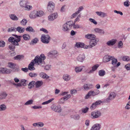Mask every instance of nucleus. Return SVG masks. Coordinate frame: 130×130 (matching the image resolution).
Masks as SVG:
<instances>
[{
	"instance_id": "nucleus-26",
	"label": "nucleus",
	"mask_w": 130,
	"mask_h": 130,
	"mask_svg": "<svg viewBox=\"0 0 130 130\" xmlns=\"http://www.w3.org/2000/svg\"><path fill=\"white\" fill-rule=\"evenodd\" d=\"M37 17H40L43 16L44 14V12L41 10L36 11Z\"/></svg>"
},
{
	"instance_id": "nucleus-7",
	"label": "nucleus",
	"mask_w": 130,
	"mask_h": 130,
	"mask_svg": "<svg viewBox=\"0 0 130 130\" xmlns=\"http://www.w3.org/2000/svg\"><path fill=\"white\" fill-rule=\"evenodd\" d=\"M101 113L99 111H95L91 112V116L92 118L95 119L101 116Z\"/></svg>"
},
{
	"instance_id": "nucleus-29",
	"label": "nucleus",
	"mask_w": 130,
	"mask_h": 130,
	"mask_svg": "<svg viewBox=\"0 0 130 130\" xmlns=\"http://www.w3.org/2000/svg\"><path fill=\"white\" fill-rule=\"evenodd\" d=\"M43 82L41 81H37L36 82L35 84L36 88H38L41 87L43 84Z\"/></svg>"
},
{
	"instance_id": "nucleus-55",
	"label": "nucleus",
	"mask_w": 130,
	"mask_h": 130,
	"mask_svg": "<svg viewBox=\"0 0 130 130\" xmlns=\"http://www.w3.org/2000/svg\"><path fill=\"white\" fill-rule=\"evenodd\" d=\"M21 56L20 55H18L14 57V59L16 60H20L21 59Z\"/></svg>"
},
{
	"instance_id": "nucleus-36",
	"label": "nucleus",
	"mask_w": 130,
	"mask_h": 130,
	"mask_svg": "<svg viewBox=\"0 0 130 130\" xmlns=\"http://www.w3.org/2000/svg\"><path fill=\"white\" fill-rule=\"evenodd\" d=\"M24 8L25 10L29 11L32 9V7L31 5L26 4Z\"/></svg>"
},
{
	"instance_id": "nucleus-4",
	"label": "nucleus",
	"mask_w": 130,
	"mask_h": 130,
	"mask_svg": "<svg viewBox=\"0 0 130 130\" xmlns=\"http://www.w3.org/2000/svg\"><path fill=\"white\" fill-rule=\"evenodd\" d=\"M99 39L98 38L91 39L90 42V44L87 45V47H85L86 49L90 48L95 46L97 42L99 41Z\"/></svg>"
},
{
	"instance_id": "nucleus-61",
	"label": "nucleus",
	"mask_w": 130,
	"mask_h": 130,
	"mask_svg": "<svg viewBox=\"0 0 130 130\" xmlns=\"http://www.w3.org/2000/svg\"><path fill=\"white\" fill-rule=\"evenodd\" d=\"M40 31H42L44 33L46 34H47L48 32V31L46 29L43 28H40Z\"/></svg>"
},
{
	"instance_id": "nucleus-14",
	"label": "nucleus",
	"mask_w": 130,
	"mask_h": 130,
	"mask_svg": "<svg viewBox=\"0 0 130 130\" xmlns=\"http://www.w3.org/2000/svg\"><path fill=\"white\" fill-rule=\"evenodd\" d=\"M10 72V70L6 68H0V73L9 74Z\"/></svg>"
},
{
	"instance_id": "nucleus-52",
	"label": "nucleus",
	"mask_w": 130,
	"mask_h": 130,
	"mask_svg": "<svg viewBox=\"0 0 130 130\" xmlns=\"http://www.w3.org/2000/svg\"><path fill=\"white\" fill-rule=\"evenodd\" d=\"M5 42L3 40L0 41V47H3L5 46Z\"/></svg>"
},
{
	"instance_id": "nucleus-47",
	"label": "nucleus",
	"mask_w": 130,
	"mask_h": 130,
	"mask_svg": "<svg viewBox=\"0 0 130 130\" xmlns=\"http://www.w3.org/2000/svg\"><path fill=\"white\" fill-rule=\"evenodd\" d=\"M112 59V64L113 65H116V64L117 62L118 61L117 59L114 58V56H113V58H111Z\"/></svg>"
},
{
	"instance_id": "nucleus-1",
	"label": "nucleus",
	"mask_w": 130,
	"mask_h": 130,
	"mask_svg": "<svg viewBox=\"0 0 130 130\" xmlns=\"http://www.w3.org/2000/svg\"><path fill=\"white\" fill-rule=\"evenodd\" d=\"M45 58L46 57L44 54H42L40 56H37L29 64L28 66V70L30 71L35 70V68L34 67L35 63L34 62L41 67L43 66L45 64L44 60Z\"/></svg>"
},
{
	"instance_id": "nucleus-18",
	"label": "nucleus",
	"mask_w": 130,
	"mask_h": 130,
	"mask_svg": "<svg viewBox=\"0 0 130 130\" xmlns=\"http://www.w3.org/2000/svg\"><path fill=\"white\" fill-rule=\"evenodd\" d=\"M85 58V55L84 54H80L77 57V60L78 61L82 62Z\"/></svg>"
},
{
	"instance_id": "nucleus-53",
	"label": "nucleus",
	"mask_w": 130,
	"mask_h": 130,
	"mask_svg": "<svg viewBox=\"0 0 130 130\" xmlns=\"http://www.w3.org/2000/svg\"><path fill=\"white\" fill-rule=\"evenodd\" d=\"M130 3L128 0H126L124 3V5L126 7H128L130 5Z\"/></svg>"
},
{
	"instance_id": "nucleus-17",
	"label": "nucleus",
	"mask_w": 130,
	"mask_h": 130,
	"mask_svg": "<svg viewBox=\"0 0 130 130\" xmlns=\"http://www.w3.org/2000/svg\"><path fill=\"white\" fill-rule=\"evenodd\" d=\"M75 46L78 48H83L86 49V48L85 47L87 46V45H85L84 43L80 42L76 43L75 45Z\"/></svg>"
},
{
	"instance_id": "nucleus-54",
	"label": "nucleus",
	"mask_w": 130,
	"mask_h": 130,
	"mask_svg": "<svg viewBox=\"0 0 130 130\" xmlns=\"http://www.w3.org/2000/svg\"><path fill=\"white\" fill-rule=\"evenodd\" d=\"M71 97V95L70 94H68L63 98L64 100L66 101L69 99Z\"/></svg>"
},
{
	"instance_id": "nucleus-21",
	"label": "nucleus",
	"mask_w": 130,
	"mask_h": 130,
	"mask_svg": "<svg viewBox=\"0 0 130 130\" xmlns=\"http://www.w3.org/2000/svg\"><path fill=\"white\" fill-rule=\"evenodd\" d=\"M9 16L10 18L13 21H17L19 20V18L14 14H9Z\"/></svg>"
},
{
	"instance_id": "nucleus-44",
	"label": "nucleus",
	"mask_w": 130,
	"mask_h": 130,
	"mask_svg": "<svg viewBox=\"0 0 130 130\" xmlns=\"http://www.w3.org/2000/svg\"><path fill=\"white\" fill-rule=\"evenodd\" d=\"M38 41V39L36 38L34 39H33L31 41V42L30 43V45H33L34 43H36Z\"/></svg>"
},
{
	"instance_id": "nucleus-6",
	"label": "nucleus",
	"mask_w": 130,
	"mask_h": 130,
	"mask_svg": "<svg viewBox=\"0 0 130 130\" xmlns=\"http://www.w3.org/2000/svg\"><path fill=\"white\" fill-rule=\"evenodd\" d=\"M55 8V4L52 1L48 2L47 4V9L50 12H52L54 11Z\"/></svg>"
},
{
	"instance_id": "nucleus-56",
	"label": "nucleus",
	"mask_w": 130,
	"mask_h": 130,
	"mask_svg": "<svg viewBox=\"0 0 130 130\" xmlns=\"http://www.w3.org/2000/svg\"><path fill=\"white\" fill-rule=\"evenodd\" d=\"M83 9V7L82 6H80L78 10L76 11L78 14L79 13L81 12V11H82Z\"/></svg>"
},
{
	"instance_id": "nucleus-40",
	"label": "nucleus",
	"mask_w": 130,
	"mask_h": 130,
	"mask_svg": "<svg viewBox=\"0 0 130 130\" xmlns=\"http://www.w3.org/2000/svg\"><path fill=\"white\" fill-rule=\"evenodd\" d=\"M116 96L115 93L114 92H112L110 93L109 97L110 99L112 100L115 98Z\"/></svg>"
},
{
	"instance_id": "nucleus-34",
	"label": "nucleus",
	"mask_w": 130,
	"mask_h": 130,
	"mask_svg": "<svg viewBox=\"0 0 130 130\" xmlns=\"http://www.w3.org/2000/svg\"><path fill=\"white\" fill-rule=\"evenodd\" d=\"M7 108L6 106L4 104L0 105V111H5Z\"/></svg>"
},
{
	"instance_id": "nucleus-50",
	"label": "nucleus",
	"mask_w": 130,
	"mask_h": 130,
	"mask_svg": "<svg viewBox=\"0 0 130 130\" xmlns=\"http://www.w3.org/2000/svg\"><path fill=\"white\" fill-rule=\"evenodd\" d=\"M123 43L121 41H119L118 43V47L119 48H122L123 47Z\"/></svg>"
},
{
	"instance_id": "nucleus-42",
	"label": "nucleus",
	"mask_w": 130,
	"mask_h": 130,
	"mask_svg": "<svg viewBox=\"0 0 130 130\" xmlns=\"http://www.w3.org/2000/svg\"><path fill=\"white\" fill-rule=\"evenodd\" d=\"M33 100L32 99H31L27 101L25 104L24 105H31L33 104Z\"/></svg>"
},
{
	"instance_id": "nucleus-32",
	"label": "nucleus",
	"mask_w": 130,
	"mask_h": 130,
	"mask_svg": "<svg viewBox=\"0 0 130 130\" xmlns=\"http://www.w3.org/2000/svg\"><path fill=\"white\" fill-rule=\"evenodd\" d=\"M83 67H84V66L76 67L75 68V71L76 73H78L81 72L83 69Z\"/></svg>"
},
{
	"instance_id": "nucleus-59",
	"label": "nucleus",
	"mask_w": 130,
	"mask_h": 130,
	"mask_svg": "<svg viewBox=\"0 0 130 130\" xmlns=\"http://www.w3.org/2000/svg\"><path fill=\"white\" fill-rule=\"evenodd\" d=\"M42 107L41 106H37L36 105H35L34 106L32 107L31 108L34 109H41L42 108Z\"/></svg>"
},
{
	"instance_id": "nucleus-8",
	"label": "nucleus",
	"mask_w": 130,
	"mask_h": 130,
	"mask_svg": "<svg viewBox=\"0 0 130 130\" xmlns=\"http://www.w3.org/2000/svg\"><path fill=\"white\" fill-rule=\"evenodd\" d=\"M51 108L55 112L60 113L61 112V108L60 106H56L55 105H53L51 107Z\"/></svg>"
},
{
	"instance_id": "nucleus-25",
	"label": "nucleus",
	"mask_w": 130,
	"mask_h": 130,
	"mask_svg": "<svg viewBox=\"0 0 130 130\" xmlns=\"http://www.w3.org/2000/svg\"><path fill=\"white\" fill-rule=\"evenodd\" d=\"M44 123L42 122H39L35 123L32 124L33 126L35 127H42L44 126Z\"/></svg>"
},
{
	"instance_id": "nucleus-48",
	"label": "nucleus",
	"mask_w": 130,
	"mask_h": 130,
	"mask_svg": "<svg viewBox=\"0 0 130 130\" xmlns=\"http://www.w3.org/2000/svg\"><path fill=\"white\" fill-rule=\"evenodd\" d=\"M105 71L103 70H101L99 72V75L101 76H104L105 75Z\"/></svg>"
},
{
	"instance_id": "nucleus-58",
	"label": "nucleus",
	"mask_w": 130,
	"mask_h": 130,
	"mask_svg": "<svg viewBox=\"0 0 130 130\" xmlns=\"http://www.w3.org/2000/svg\"><path fill=\"white\" fill-rule=\"evenodd\" d=\"M89 21L93 23L95 25H96L97 24V22L95 21L94 19L92 18H90L89 19Z\"/></svg>"
},
{
	"instance_id": "nucleus-31",
	"label": "nucleus",
	"mask_w": 130,
	"mask_h": 130,
	"mask_svg": "<svg viewBox=\"0 0 130 130\" xmlns=\"http://www.w3.org/2000/svg\"><path fill=\"white\" fill-rule=\"evenodd\" d=\"M7 95V94L4 92L0 93V100H2L5 99Z\"/></svg>"
},
{
	"instance_id": "nucleus-11",
	"label": "nucleus",
	"mask_w": 130,
	"mask_h": 130,
	"mask_svg": "<svg viewBox=\"0 0 130 130\" xmlns=\"http://www.w3.org/2000/svg\"><path fill=\"white\" fill-rule=\"evenodd\" d=\"M58 52L55 50L50 51L48 53V56L52 57L53 58H56L57 56Z\"/></svg>"
},
{
	"instance_id": "nucleus-20",
	"label": "nucleus",
	"mask_w": 130,
	"mask_h": 130,
	"mask_svg": "<svg viewBox=\"0 0 130 130\" xmlns=\"http://www.w3.org/2000/svg\"><path fill=\"white\" fill-rule=\"evenodd\" d=\"M29 17L31 19H34L37 17L36 11L34 10L31 11L29 15Z\"/></svg>"
},
{
	"instance_id": "nucleus-51",
	"label": "nucleus",
	"mask_w": 130,
	"mask_h": 130,
	"mask_svg": "<svg viewBox=\"0 0 130 130\" xmlns=\"http://www.w3.org/2000/svg\"><path fill=\"white\" fill-rule=\"evenodd\" d=\"M29 75L31 77H35L37 76V74L35 73H29Z\"/></svg>"
},
{
	"instance_id": "nucleus-22",
	"label": "nucleus",
	"mask_w": 130,
	"mask_h": 130,
	"mask_svg": "<svg viewBox=\"0 0 130 130\" xmlns=\"http://www.w3.org/2000/svg\"><path fill=\"white\" fill-rule=\"evenodd\" d=\"M39 75L40 77L45 79H47L50 77L49 76L43 72H41L39 73Z\"/></svg>"
},
{
	"instance_id": "nucleus-30",
	"label": "nucleus",
	"mask_w": 130,
	"mask_h": 130,
	"mask_svg": "<svg viewBox=\"0 0 130 130\" xmlns=\"http://www.w3.org/2000/svg\"><path fill=\"white\" fill-rule=\"evenodd\" d=\"M25 30L26 31H29L30 32L35 33V30L31 26H28L26 28Z\"/></svg>"
},
{
	"instance_id": "nucleus-10",
	"label": "nucleus",
	"mask_w": 130,
	"mask_h": 130,
	"mask_svg": "<svg viewBox=\"0 0 130 130\" xmlns=\"http://www.w3.org/2000/svg\"><path fill=\"white\" fill-rule=\"evenodd\" d=\"M58 16V15L57 13L55 12L49 15L48 17V19L49 21H52L57 18Z\"/></svg>"
},
{
	"instance_id": "nucleus-62",
	"label": "nucleus",
	"mask_w": 130,
	"mask_h": 130,
	"mask_svg": "<svg viewBox=\"0 0 130 130\" xmlns=\"http://www.w3.org/2000/svg\"><path fill=\"white\" fill-rule=\"evenodd\" d=\"M26 80L25 79H22L21 81V84L23 86H25L26 85Z\"/></svg>"
},
{
	"instance_id": "nucleus-57",
	"label": "nucleus",
	"mask_w": 130,
	"mask_h": 130,
	"mask_svg": "<svg viewBox=\"0 0 130 130\" xmlns=\"http://www.w3.org/2000/svg\"><path fill=\"white\" fill-rule=\"evenodd\" d=\"M16 28L14 27H11L10 28H9L8 30V32H11L12 31H15Z\"/></svg>"
},
{
	"instance_id": "nucleus-43",
	"label": "nucleus",
	"mask_w": 130,
	"mask_h": 130,
	"mask_svg": "<svg viewBox=\"0 0 130 130\" xmlns=\"http://www.w3.org/2000/svg\"><path fill=\"white\" fill-rule=\"evenodd\" d=\"M35 82L34 81H32L30 82L28 85V87L29 89H31L34 87L35 84Z\"/></svg>"
},
{
	"instance_id": "nucleus-13",
	"label": "nucleus",
	"mask_w": 130,
	"mask_h": 130,
	"mask_svg": "<svg viewBox=\"0 0 130 130\" xmlns=\"http://www.w3.org/2000/svg\"><path fill=\"white\" fill-rule=\"evenodd\" d=\"M117 40L116 39H112L108 41L106 43V45L109 46H112L116 43Z\"/></svg>"
},
{
	"instance_id": "nucleus-45",
	"label": "nucleus",
	"mask_w": 130,
	"mask_h": 130,
	"mask_svg": "<svg viewBox=\"0 0 130 130\" xmlns=\"http://www.w3.org/2000/svg\"><path fill=\"white\" fill-rule=\"evenodd\" d=\"M122 59L123 61H130V57L127 56H124L122 57Z\"/></svg>"
},
{
	"instance_id": "nucleus-37",
	"label": "nucleus",
	"mask_w": 130,
	"mask_h": 130,
	"mask_svg": "<svg viewBox=\"0 0 130 130\" xmlns=\"http://www.w3.org/2000/svg\"><path fill=\"white\" fill-rule=\"evenodd\" d=\"M89 92H90V95L92 96H94L95 95H97L100 93V91L98 90H96V92H95L94 91H90Z\"/></svg>"
},
{
	"instance_id": "nucleus-49",
	"label": "nucleus",
	"mask_w": 130,
	"mask_h": 130,
	"mask_svg": "<svg viewBox=\"0 0 130 130\" xmlns=\"http://www.w3.org/2000/svg\"><path fill=\"white\" fill-rule=\"evenodd\" d=\"M15 45H16L12 44H10L9 46V48L10 50L13 51L15 49Z\"/></svg>"
},
{
	"instance_id": "nucleus-5",
	"label": "nucleus",
	"mask_w": 130,
	"mask_h": 130,
	"mask_svg": "<svg viewBox=\"0 0 130 130\" xmlns=\"http://www.w3.org/2000/svg\"><path fill=\"white\" fill-rule=\"evenodd\" d=\"M8 41L12 44L18 46L19 45L18 42L20 41V39H17L16 38L12 37H11L8 39Z\"/></svg>"
},
{
	"instance_id": "nucleus-60",
	"label": "nucleus",
	"mask_w": 130,
	"mask_h": 130,
	"mask_svg": "<svg viewBox=\"0 0 130 130\" xmlns=\"http://www.w3.org/2000/svg\"><path fill=\"white\" fill-rule=\"evenodd\" d=\"M125 109H130V101H129L125 106Z\"/></svg>"
},
{
	"instance_id": "nucleus-63",
	"label": "nucleus",
	"mask_w": 130,
	"mask_h": 130,
	"mask_svg": "<svg viewBox=\"0 0 130 130\" xmlns=\"http://www.w3.org/2000/svg\"><path fill=\"white\" fill-rule=\"evenodd\" d=\"M125 67L127 70H130V63H129L126 64L125 66Z\"/></svg>"
},
{
	"instance_id": "nucleus-33",
	"label": "nucleus",
	"mask_w": 130,
	"mask_h": 130,
	"mask_svg": "<svg viewBox=\"0 0 130 130\" xmlns=\"http://www.w3.org/2000/svg\"><path fill=\"white\" fill-rule=\"evenodd\" d=\"M75 23H73V22H72V23L71 22V23L72 26H73L74 28L75 29L80 28H82V26L78 24H75Z\"/></svg>"
},
{
	"instance_id": "nucleus-16",
	"label": "nucleus",
	"mask_w": 130,
	"mask_h": 130,
	"mask_svg": "<svg viewBox=\"0 0 130 130\" xmlns=\"http://www.w3.org/2000/svg\"><path fill=\"white\" fill-rule=\"evenodd\" d=\"M101 128V125L98 123H96L93 125L90 130H100Z\"/></svg>"
},
{
	"instance_id": "nucleus-27",
	"label": "nucleus",
	"mask_w": 130,
	"mask_h": 130,
	"mask_svg": "<svg viewBox=\"0 0 130 130\" xmlns=\"http://www.w3.org/2000/svg\"><path fill=\"white\" fill-rule=\"evenodd\" d=\"M70 117L75 120H77L80 119V116L78 114H73L71 115Z\"/></svg>"
},
{
	"instance_id": "nucleus-15",
	"label": "nucleus",
	"mask_w": 130,
	"mask_h": 130,
	"mask_svg": "<svg viewBox=\"0 0 130 130\" xmlns=\"http://www.w3.org/2000/svg\"><path fill=\"white\" fill-rule=\"evenodd\" d=\"M29 4L27 0H21L20 1L19 3L20 6L23 8H24L26 4Z\"/></svg>"
},
{
	"instance_id": "nucleus-12",
	"label": "nucleus",
	"mask_w": 130,
	"mask_h": 130,
	"mask_svg": "<svg viewBox=\"0 0 130 130\" xmlns=\"http://www.w3.org/2000/svg\"><path fill=\"white\" fill-rule=\"evenodd\" d=\"M102 103V101L101 100L97 101L93 103L90 106V108L91 109H94L98 105H100Z\"/></svg>"
},
{
	"instance_id": "nucleus-9",
	"label": "nucleus",
	"mask_w": 130,
	"mask_h": 130,
	"mask_svg": "<svg viewBox=\"0 0 130 130\" xmlns=\"http://www.w3.org/2000/svg\"><path fill=\"white\" fill-rule=\"evenodd\" d=\"M16 64L12 62H9L8 63V67L13 69V71L15 72H18L19 71V69L18 68L15 67Z\"/></svg>"
},
{
	"instance_id": "nucleus-23",
	"label": "nucleus",
	"mask_w": 130,
	"mask_h": 130,
	"mask_svg": "<svg viewBox=\"0 0 130 130\" xmlns=\"http://www.w3.org/2000/svg\"><path fill=\"white\" fill-rule=\"evenodd\" d=\"M113 58V56H105L103 59V61L104 62H107L111 60V58Z\"/></svg>"
},
{
	"instance_id": "nucleus-35",
	"label": "nucleus",
	"mask_w": 130,
	"mask_h": 130,
	"mask_svg": "<svg viewBox=\"0 0 130 130\" xmlns=\"http://www.w3.org/2000/svg\"><path fill=\"white\" fill-rule=\"evenodd\" d=\"M25 30L24 28L21 27L20 26H18L16 28V30L20 33L23 32Z\"/></svg>"
},
{
	"instance_id": "nucleus-39",
	"label": "nucleus",
	"mask_w": 130,
	"mask_h": 130,
	"mask_svg": "<svg viewBox=\"0 0 130 130\" xmlns=\"http://www.w3.org/2000/svg\"><path fill=\"white\" fill-rule=\"evenodd\" d=\"M120 62H118L116 66L111 67V69L113 71H115L116 69V67H118L120 65Z\"/></svg>"
},
{
	"instance_id": "nucleus-46",
	"label": "nucleus",
	"mask_w": 130,
	"mask_h": 130,
	"mask_svg": "<svg viewBox=\"0 0 130 130\" xmlns=\"http://www.w3.org/2000/svg\"><path fill=\"white\" fill-rule=\"evenodd\" d=\"M54 100V99L52 98L50 99L48 101L44 102L42 103V105H46L48 104V103H51L52 101Z\"/></svg>"
},
{
	"instance_id": "nucleus-24",
	"label": "nucleus",
	"mask_w": 130,
	"mask_h": 130,
	"mask_svg": "<svg viewBox=\"0 0 130 130\" xmlns=\"http://www.w3.org/2000/svg\"><path fill=\"white\" fill-rule=\"evenodd\" d=\"M99 66V65L98 64H96L93 66L92 67V69L90 70L88 73L89 74L93 73L94 71L96 70Z\"/></svg>"
},
{
	"instance_id": "nucleus-19",
	"label": "nucleus",
	"mask_w": 130,
	"mask_h": 130,
	"mask_svg": "<svg viewBox=\"0 0 130 130\" xmlns=\"http://www.w3.org/2000/svg\"><path fill=\"white\" fill-rule=\"evenodd\" d=\"M94 31L96 33L99 34L101 35H103L105 33L103 29L98 28H95Z\"/></svg>"
},
{
	"instance_id": "nucleus-38",
	"label": "nucleus",
	"mask_w": 130,
	"mask_h": 130,
	"mask_svg": "<svg viewBox=\"0 0 130 130\" xmlns=\"http://www.w3.org/2000/svg\"><path fill=\"white\" fill-rule=\"evenodd\" d=\"M23 37L24 39L25 40H28L30 38L29 35L28 34H24L23 35Z\"/></svg>"
},
{
	"instance_id": "nucleus-28",
	"label": "nucleus",
	"mask_w": 130,
	"mask_h": 130,
	"mask_svg": "<svg viewBox=\"0 0 130 130\" xmlns=\"http://www.w3.org/2000/svg\"><path fill=\"white\" fill-rule=\"evenodd\" d=\"M62 78L66 81H69L71 78L70 76L67 74H64Z\"/></svg>"
},
{
	"instance_id": "nucleus-2",
	"label": "nucleus",
	"mask_w": 130,
	"mask_h": 130,
	"mask_svg": "<svg viewBox=\"0 0 130 130\" xmlns=\"http://www.w3.org/2000/svg\"><path fill=\"white\" fill-rule=\"evenodd\" d=\"M71 21H68L67 23L64 24L62 26L63 31L67 33L68 32L72 27Z\"/></svg>"
},
{
	"instance_id": "nucleus-3",
	"label": "nucleus",
	"mask_w": 130,
	"mask_h": 130,
	"mask_svg": "<svg viewBox=\"0 0 130 130\" xmlns=\"http://www.w3.org/2000/svg\"><path fill=\"white\" fill-rule=\"evenodd\" d=\"M51 39V37L48 35H42L41 37V41L45 44H48Z\"/></svg>"
},
{
	"instance_id": "nucleus-64",
	"label": "nucleus",
	"mask_w": 130,
	"mask_h": 130,
	"mask_svg": "<svg viewBox=\"0 0 130 130\" xmlns=\"http://www.w3.org/2000/svg\"><path fill=\"white\" fill-rule=\"evenodd\" d=\"M51 65H46L44 67V69L46 70H48L51 68Z\"/></svg>"
},
{
	"instance_id": "nucleus-41",
	"label": "nucleus",
	"mask_w": 130,
	"mask_h": 130,
	"mask_svg": "<svg viewBox=\"0 0 130 130\" xmlns=\"http://www.w3.org/2000/svg\"><path fill=\"white\" fill-rule=\"evenodd\" d=\"M27 22V21L26 19H23L21 21L20 24L22 25L25 26L26 25Z\"/></svg>"
}]
</instances>
